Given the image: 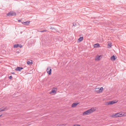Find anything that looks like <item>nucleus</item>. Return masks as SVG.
<instances>
[{"mask_svg":"<svg viewBox=\"0 0 126 126\" xmlns=\"http://www.w3.org/2000/svg\"><path fill=\"white\" fill-rule=\"evenodd\" d=\"M46 71L49 75L51 74V69L50 67H48L47 68Z\"/></svg>","mask_w":126,"mask_h":126,"instance_id":"20e7f679","label":"nucleus"},{"mask_svg":"<svg viewBox=\"0 0 126 126\" xmlns=\"http://www.w3.org/2000/svg\"><path fill=\"white\" fill-rule=\"evenodd\" d=\"M12 74H14V72H13V73H12Z\"/></svg>","mask_w":126,"mask_h":126,"instance_id":"cd10ccee","label":"nucleus"},{"mask_svg":"<svg viewBox=\"0 0 126 126\" xmlns=\"http://www.w3.org/2000/svg\"><path fill=\"white\" fill-rule=\"evenodd\" d=\"M8 14H7V16H8Z\"/></svg>","mask_w":126,"mask_h":126,"instance_id":"c85d7f7f","label":"nucleus"},{"mask_svg":"<svg viewBox=\"0 0 126 126\" xmlns=\"http://www.w3.org/2000/svg\"><path fill=\"white\" fill-rule=\"evenodd\" d=\"M114 103V101H110L107 102V104L108 105H112Z\"/></svg>","mask_w":126,"mask_h":126,"instance_id":"0eeeda50","label":"nucleus"},{"mask_svg":"<svg viewBox=\"0 0 126 126\" xmlns=\"http://www.w3.org/2000/svg\"><path fill=\"white\" fill-rule=\"evenodd\" d=\"M21 21V20H18V21L19 22H20Z\"/></svg>","mask_w":126,"mask_h":126,"instance_id":"bb28decb","label":"nucleus"},{"mask_svg":"<svg viewBox=\"0 0 126 126\" xmlns=\"http://www.w3.org/2000/svg\"><path fill=\"white\" fill-rule=\"evenodd\" d=\"M94 48H98L100 47V46L98 43H97L94 45Z\"/></svg>","mask_w":126,"mask_h":126,"instance_id":"6e6552de","label":"nucleus"},{"mask_svg":"<svg viewBox=\"0 0 126 126\" xmlns=\"http://www.w3.org/2000/svg\"><path fill=\"white\" fill-rule=\"evenodd\" d=\"M110 59L112 60H114L115 59V56L114 55H113L112 56H111V57Z\"/></svg>","mask_w":126,"mask_h":126,"instance_id":"ddd939ff","label":"nucleus"},{"mask_svg":"<svg viewBox=\"0 0 126 126\" xmlns=\"http://www.w3.org/2000/svg\"><path fill=\"white\" fill-rule=\"evenodd\" d=\"M7 109L4 108H2L0 109V112L5 111L7 110Z\"/></svg>","mask_w":126,"mask_h":126,"instance_id":"9d476101","label":"nucleus"},{"mask_svg":"<svg viewBox=\"0 0 126 126\" xmlns=\"http://www.w3.org/2000/svg\"><path fill=\"white\" fill-rule=\"evenodd\" d=\"M79 103H73L72 105V107H74L76 106Z\"/></svg>","mask_w":126,"mask_h":126,"instance_id":"1a4fd4ad","label":"nucleus"},{"mask_svg":"<svg viewBox=\"0 0 126 126\" xmlns=\"http://www.w3.org/2000/svg\"><path fill=\"white\" fill-rule=\"evenodd\" d=\"M23 69V68L21 67H17L15 69L17 71H20L21 70Z\"/></svg>","mask_w":126,"mask_h":126,"instance_id":"423d86ee","label":"nucleus"},{"mask_svg":"<svg viewBox=\"0 0 126 126\" xmlns=\"http://www.w3.org/2000/svg\"><path fill=\"white\" fill-rule=\"evenodd\" d=\"M46 31V30H45L40 31H39V32H45Z\"/></svg>","mask_w":126,"mask_h":126,"instance_id":"412c9836","label":"nucleus"},{"mask_svg":"<svg viewBox=\"0 0 126 126\" xmlns=\"http://www.w3.org/2000/svg\"><path fill=\"white\" fill-rule=\"evenodd\" d=\"M73 24V26H76V24Z\"/></svg>","mask_w":126,"mask_h":126,"instance_id":"a878e982","label":"nucleus"},{"mask_svg":"<svg viewBox=\"0 0 126 126\" xmlns=\"http://www.w3.org/2000/svg\"><path fill=\"white\" fill-rule=\"evenodd\" d=\"M2 115H0V117L1 116H2Z\"/></svg>","mask_w":126,"mask_h":126,"instance_id":"c756f323","label":"nucleus"},{"mask_svg":"<svg viewBox=\"0 0 126 126\" xmlns=\"http://www.w3.org/2000/svg\"><path fill=\"white\" fill-rule=\"evenodd\" d=\"M123 116V115L122 113H116L114 115L113 117H121Z\"/></svg>","mask_w":126,"mask_h":126,"instance_id":"39448f33","label":"nucleus"},{"mask_svg":"<svg viewBox=\"0 0 126 126\" xmlns=\"http://www.w3.org/2000/svg\"><path fill=\"white\" fill-rule=\"evenodd\" d=\"M73 126H80L79 125H75Z\"/></svg>","mask_w":126,"mask_h":126,"instance_id":"6ab92c4d","label":"nucleus"},{"mask_svg":"<svg viewBox=\"0 0 126 126\" xmlns=\"http://www.w3.org/2000/svg\"><path fill=\"white\" fill-rule=\"evenodd\" d=\"M95 110V109L94 108H92L90 109L85 111L83 113V115H88L92 113Z\"/></svg>","mask_w":126,"mask_h":126,"instance_id":"f257e3e1","label":"nucleus"},{"mask_svg":"<svg viewBox=\"0 0 126 126\" xmlns=\"http://www.w3.org/2000/svg\"><path fill=\"white\" fill-rule=\"evenodd\" d=\"M50 29H54V27H51L50 28Z\"/></svg>","mask_w":126,"mask_h":126,"instance_id":"393cba45","label":"nucleus"},{"mask_svg":"<svg viewBox=\"0 0 126 126\" xmlns=\"http://www.w3.org/2000/svg\"><path fill=\"white\" fill-rule=\"evenodd\" d=\"M108 46H110V47H111V45L110 43H108Z\"/></svg>","mask_w":126,"mask_h":126,"instance_id":"a211bd4d","label":"nucleus"},{"mask_svg":"<svg viewBox=\"0 0 126 126\" xmlns=\"http://www.w3.org/2000/svg\"><path fill=\"white\" fill-rule=\"evenodd\" d=\"M103 89V87H101L100 88H96L95 91L97 92L100 93L102 91Z\"/></svg>","mask_w":126,"mask_h":126,"instance_id":"f03ea898","label":"nucleus"},{"mask_svg":"<svg viewBox=\"0 0 126 126\" xmlns=\"http://www.w3.org/2000/svg\"><path fill=\"white\" fill-rule=\"evenodd\" d=\"M28 24H26V25H28Z\"/></svg>","mask_w":126,"mask_h":126,"instance_id":"7c9ffc66","label":"nucleus"},{"mask_svg":"<svg viewBox=\"0 0 126 126\" xmlns=\"http://www.w3.org/2000/svg\"><path fill=\"white\" fill-rule=\"evenodd\" d=\"M118 101V100H115V101H114V103L117 102Z\"/></svg>","mask_w":126,"mask_h":126,"instance_id":"4be33fe9","label":"nucleus"},{"mask_svg":"<svg viewBox=\"0 0 126 126\" xmlns=\"http://www.w3.org/2000/svg\"><path fill=\"white\" fill-rule=\"evenodd\" d=\"M100 57V56H97L95 58V60H99Z\"/></svg>","mask_w":126,"mask_h":126,"instance_id":"2eb2a0df","label":"nucleus"},{"mask_svg":"<svg viewBox=\"0 0 126 126\" xmlns=\"http://www.w3.org/2000/svg\"><path fill=\"white\" fill-rule=\"evenodd\" d=\"M27 64L28 65L30 64L31 63H32V62H31L29 61H28L27 62Z\"/></svg>","mask_w":126,"mask_h":126,"instance_id":"f3484780","label":"nucleus"},{"mask_svg":"<svg viewBox=\"0 0 126 126\" xmlns=\"http://www.w3.org/2000/svg\"><path fill=\"white\" fill-rule=\"evenodd\" d=\"M56 90H54L52 89V91L50 92V93L51 94V93H56Z\"/></svg>","mask_w":126,"mask_h":126,"instance_id":"9b49d317","label":"nucleus"},{"mask_svg":"<svg viewBox=\"0 0 126 126\" xmlns=\"http://www.w3.org/2000/svg\"><path fill=\"white\" fill-rule=\"evenodd\" d=\"M30 22V21H27L24 22H22V24H27V23H29Z\"/></svg>","mask_w":126,"mask_h":126,"instance_id":"dca6fc26","label":"nucleus"},{"mask_svg":"<svg viewBox=\"0 0 126 126\" xmlns=\"http://www.w3.org/2000/svg\"><path fill=\"white\" fill-rule=\"evenodd\" d=\"M12 76H9V79H11L12 78Z\"/></svg>","mask_w":126,"mask_h":126,"instance_id":"5701e85b","label":"nucleus"},{"mask_svg":"<svg viewBox=\"0 0 126 126\" xmlns=\"http://www.w3.org/2000/svg\"><path fill=\"white\" fill-rule=\"evenodd\" d=\"M83 37H80L79 39H78V40L80 41H81L83 40Z\"/></svg>","mask_w":126,"mask_h":126,"instance_id":"f8f14e48","label":"nucleus"},{"mask_svg":"<svg viewBox=\"0 0 126 126\" xmlns=\"http://www.w3.org/2000/svg\"><path fill=\"white\" fill-rule=\"evenodd\" d=\"M61 125H62V126H65L66 125V124H61Z\"/></svg>","mask_w":126,"mask_h":126,"instance_id":"b1692460","label":"nucleus"},{"mask_svg":"<svg viewBox=\"0 0 126 126\" xmlns=\"http://www.w3.org/2000/svg\"><path fill=\"white\" fill-rule=\"evenodd\" d=\"M22 47V46L21 45H19V46L18 47H19L20 48H21Z\"/></svg>","mask_w":126,"mask_h":126,"instance_id":"aec40b11","label":"nucleus"},{"mask_svg":"<svg viewBox=\"0 0 126 126\" xmlns=\"http://www.w3.org/2000/svg\"><path fill=\"white\" fill-rule=\"evenodd\" d=\"M19 44H16L14 45L13 47L14 48H17L18 47Z\"/></svg>","mask_w":126,"mask_h":126,"instance_id":"4468645a","label":"nucleus"},{"mask_svg":"<svg viewBox=\"0 0 126 126\" xmlns=\"http://www.w3.org/2000/svg\"><path fill=\"white\" fill-rule=\"evenodd\" d=\"M16 15V13L14 11H10L8 13V16H11Z\"/></svg>","mask_w":126,"mask_h":126,"instance_id":"7ed1b4c3","label":"nucleus"}]
</instances>
